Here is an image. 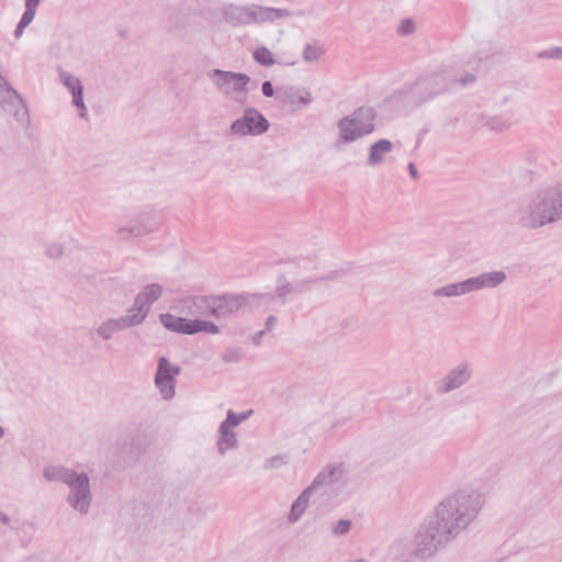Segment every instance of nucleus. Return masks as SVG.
Here are the masks:
<instances>
[{
	"label": "nucleus",
	"instance_id": "9",
	"mask_svg": "<svg viewBox=\"0 0 562 562\" xmlns=\"http://www.w3.org/2000/svg\"><path fill=\"white\" fill-rule=\"evenodd\" d=\"M472 375V369L469 363L461 362L451 369L448 374L439 382L438 389L442 393H448L464 385Z\"/></svg>",
	"mask_w": 562,
	"mask_h": 562
},
{
	"label": "nucleus",
	"instance_id": "43",
	"mask_svg": "<svg viewBox=\"0 0 562 562\" xmlns=\"http://www.w3.org/2000/svg\"><path fill=\"white\" fill-rule=\"evenodd\" d=\"M266 330H259L258 333H256L251 340L255 345H259L261 342V338L262 336L265 335Z\"/></svg>",
	"mask_w": 562,
	"mask_h": 562
},
{
	"label": "nucleus",
	"instance_id": "13",
	"mask_svg": "<svg viewBox=\"0 0 562 562\" xmlns=\"http://www.w3.org/2000/svg\"><path fill=\"white\" fill-rule=\"evenodd\" d=\"M393 143L387 139H380L373 143L369 148L367 164L371 167L381 166L385 160V156L393 150Z\"/></svg>",
	"mask_w": 562,
	"mask_h": 562
},
{
	"label": "nucleus",
	"instance_id": "20",
	"mask_svg": "<svg viewBox=\"0 0 562 562\" xmlns=\"http://www.w3.org/2000/svg\"><path fill=\"white\" fill-rule=\"evenodd\" d=\"M161 324L170 331L190 335L191 319L166 313L160 315Z\"/></svg>",
	"mask_w": 562,
	"mask_h": 562
},
{
	"label": "nucleus",
	"instance_id": "47",
	"mask_svg": "<svg viewBox=\"0 0 562 562\" xmlns=\"http://www.w3.org/2000/svg\"><path fill=\"white\" fill-rule=\"evenodd\" d=\"M352 562H367V561L364 559H357V560H355Z\"/></svg>",
	"mask_w": 562,
	"mask_h": 562
},
{
	"label": "nucleus",
	"instance_id": "10",
	"mask_svg": "<svg viewBox=\"0 0 562 562\" xmlns=\"http://www.w3.org/2000/svg\"><path fill=\"white\" fill-rule=\"evenodd\" d=\"M506 279L507 274L503 270H493L468 278L467 282L470 293H473L486 289H495L503 284Z\"/></svg>",
	"mask_w": 562,
	"mask_h": 562
},
{
	"label": "nucleus",
	"instance_id": "28",
	"mask_svg": "<svg viewBox=\"0 0 562 562\" xmlns=\"http://www.w3.org/2000/svg\"><path fill=\"white\" fill-rule=\"evenodd\" d=\"M251 413H252L251 411H248V412H244V413H240V414H236L233 411H228L225 420H223L221 423V425H223V426H225L227 428L234 429L241 422L246 420Z\"/></svg>",
	"mask_w": 562,
	"mask_h": 562
},
{
	"label": "nucleus",
	"instance_id": "33",
	"mask_svg": "<svg viewBox=\"0 0 562 562\" xmlns=\"http://www.w3.org/2000/svg\"><path fill=\"white\" fill-rule=\"evenodd\" d=\"M72 104L79 110V116L87 117L88 110L83 102V88H78L76 92H72Z\"/></svg>",
	"mask_w": 562,
	"mask_h": 562
},
{
	"label": "nucleus",
	"instance_id": "35",
	"mask_svg": "<svg viewBox=\"0 0 562 562\" xmlns=\"http://www.w3.org/2000/svg\"><path fill=\"white\" fill-rule=\"evenodd\" d=\"M64 245L60 243H52L47 245L45 255L47 258L57 260L60 259L64 255Z\"/></svg>",
	"mask_w": 562,
	"mask_h": 562
},
{
	"label": "nucleus",
	"instance_id": "17",
	"mask_svg": "<svg viewBox=\"0 0 562 562\" xmlns=\"http://www.w3.org/2000/svg\"><path fill=\"white\" fill-rule=\"evenodd\" d=\"M126 329L121 317L106 318L102 321L94 329L95 335L103 341L111 340L115 333Z\"/></svg>",
	"mask_w": 562,
	"mask_h": 562
},
{
	"label": "nucleus",
	"instance_id": "5",
	"mask_svg": "<svg viewBox=\"0 0 562 562\" xmlns=\"http://www.w3.org/2000/svg\"><path fill=\"white\" fill-rule=\"evenodd\" d=\"M375 113L371 108H359L339 120L338 136L344 143L356 142L374 131Z\"/></svg>",
	"mask_w": 562,
	"mask_h": 562
},
{
	"label": "nucleus",
	"instance_id": "46",
	"mask_svg": "<svg viewBox=\"0 0 562 562\" xmlns=\"http://www.w3.org/2000/svg\"><path fill=\"white\" fill-rule=\"evenodd\" d=\"M4 429L0 426V439L4 437Z\"/></svg>",
	"mask_w": 562,
	"mask_h": 562
},
{
	"label": "nucleus",
	"instance_id": "27",
	"mask_svg": "<svg viewBox=\"0 0 562 562\" xmlns=\"http://www.w3.org/2000/svg\"><path fill=\"white\" fill-rule=\"evenodd\" d=\"M254 59L265 67H271L276 64L272 53L266 47L261 46L252 53Z\"/></svg>",
	"mask_w": 562,
	"mask_h": 562
},
{
	"label": "nucleus",
	"instance_id": "34",
	"mask_svg": "<svg viewBox=\"0 0 562 562\" xmlns=\"http://www.w3.org/2000/svg\"><path fill=\"white\" fill-rule=\"evenodd\" d=\"M352 528V521L349 519H339L331 527V533L336 537L347 535Z\"/></svg>",
	"mask_w": 562,
	"mask_h": 562
},
{
	"label": "nucleus",
	"instance_id": "42",
	"mask_svg": "<svg viewBox=\"0 0 562 562\" xmlns=\"http://www.w3.org/2000/svg\"><path fill=\"white\" fill-rule=\"evenodd\" d=\"M277 324V317L271 315L266 321V329L265 330H271Z\"/></svg>",
	"mask_w": 562,
	"mask_h": 562
},
{
	"label": "nucleus",
	"instance_id": "44",
	"mask_svg": "<svg viewBox=\"0 0 562 562\" xmlns=\"http://www.w3.org/2000/svg\"><path fill=\"white\" fill-rule=\"evenodd\" d=\"M407 168H408V171H409V175L412 176V178L417 179L418 178V171H417L416 166L414 165V162H409Z\"/></svg>",
	"mask_w": 562,
	"mask_h": 562
},
{
	"label": "nucleus",
	"instance_id": "1",
	"mask_svg": "<svg viewBox=\"0 0 562 562\" xmlns=\"http://www.w3.org/2000/svg\"><path fill=\"white\" fill-rule=\"evenodd\" d=\"M484 496L476 491L459 490L435 508V516L416 536V553L430 558L456 539L477 517Z\"/></svg>",
	"mask_w": 562,
	"mask_h": 562
},
{
	"label": "nucleus",
	"instance_id": "25",
	"mask_svg": "<svg viewBox=\"0 0 562 562\" xmlns=\"http://www.w3.org/2000/svg\"><path fill=\"white\" fill-rule=\"evenodd\" d=\"M325 55V48L318 43L307 44L302 53L303 59L307 63H315Z\"/></svg>",
	"mask_w": 562,
	"mask_h": 562
},
{
	"label": "nucleus",
	"instance_id": "48",
	"mask_svg": "<svg viewBox=\"0 0 562 562\" xmlns=\"http://www.w3.org/2000/svg\"><path fill=\"white\" fill-rule=\"evenodd\" d=\"M295 64H296V61H291V63H289V65H291V66H293V65H295Z\"/></svg>",
	"mask_w": 562,
	"mask_h": 562
},
{
	"label": "nucleus",
	"instance_id": "8",
	"mask_svg": "<svg viewBox=\"0 0 562 562\" xmlns=\"http://www.w3.org/2000/svg\"><path fill=\"white\" fill-rule=\"evenodd\" d=\"M180 373L178 366H172L167 358L158 360L155 385L164 400H171L176 394V376Z\"/></svg>",
	"mask_w": 562,
	"mask_h": 562
},
{
	"label": "nucleus",
	"instance_id": "31",
	"mask_svg": "<svg viewBox=\"0 0 562 562\" xmlns=\"http://www.w3.org/2000/svg\"><path fill=\"white\" fill-rule=\"evenodd\" d=\"M289 463V458L285 454H277L268 458L263 463L265 470L279 469Z\"/></svg>",
	"mask_w": 562,
	"mask_h": 562
},
{
	"label": "nucleus",
	"instance_id": "23",
	"mask_svg": "<svg viewBox=\"0 0 562 562\" xmlns=\"http://www.w3.org/2000/svg\"><path fill=\"white\" fill-rule=\"evenodd\" d=\"M162 294V288L159 284L153 283L146 285L135 299L144 304L148 310L154 302H156Z\"/></svg>",
	"mask_w": 562,
	"mask_h": 562
},
{
	"label": "nucleus",
	"instance_id": "37",
	"mask_svg": "<svg viewBox=\"0 0 562 562\" xmlns=\"http://www.w3.org/2000/svg\"><path fill=\"white\" fill-rule=\"evenodd\" d=\"M415 32V23L412 19H405L397 27V33L403 36L411 35Z\"/></svg>",
	"mask_w": 562,
	"mask_h": 562
},
{
	"label": "nucleus",
	"instance_id": "16",
	"mask_svg": "<svg viewBox=\"0 0 562 562\" xmlns=\"http://www.w3.org/2000/svg\"><path fill=\"white\" fill-rule=\"evenodd\" d=\"M149 310L142 304L137 299L134 300L133 305L127 310L126 315L121 319L126 328L140 325L147 317Z\"/></svg>",
	"mask_w": 562,
	"mask_h": 562
},
{
	"label": "nucleus",
	"instance_id": "24",
	"mask_svg": "<svg viewBox=\"0 0 562 562\" xmlns=\"http://www.w3.org/2000/svg\"><path fill=\"white\" fill-rule=\"evenodd\" d=\"M484 126L492 132L502 133L507 131L512 122L504 115H492L484 119Z\"/></svg>",
	"mask_w": 562,
	"mask_h": 562
},
{
	"label": "nucleus",
	"instance_id": "11",
	"mask_svg": "<svg viewBox=\"0 0 562 562\" xmlns=\"http://www.w3.org/2000/svg\"><path fill=\"white\" fill-rule=\"evenodd\" d=\"M276 99L284 105L299 109L312 102V93L308 90H303L300 94V90L295 87H279L276 90Z\"/></svg>",
	"mask_w": 562,
	"mask_h": 562
},
{
	"label": "nucleus",
	"instance_id": "2",
	"mask_svg": "<svg viewBox=\"0 0 562 562\" xmlns=\"http://www.w3.org/2000/svg\"><path fill=\"white\" fill-rule=\"evenodd\" d=\"M559 221H562V180L531 192L518 217L525 229H538Z\"/></svg>",
	"mask_w": 562,
	"mask_h": 562
},
{
	"label": "nucleus",
	"instance_id": "26",
	"mask_svg": "<svg viewBox=\"0 0 562 562\" xmlns=\"http://www.w3.org/2000/svg\"><path fill=\"white\" fill-rule=\"evenodd\" d=\"M190 335L203 331L207 334H218L220 328L212 322L201 321V319H191V328H189Z\"/></svg>",
	"mask_w": 562,
	"mask_h": 562
},
{
	"label": "nucleus",
	"instance_id": "39",
	"mask_svg": "<svg viewBox=\"0 0 562 562\" xmlns=\"http://www.w3.org/2000/svg\"><path fill=\"white\" fill-rule=\"evenodd\" d=\"M460 85L467 86L475 81V77L472 74H467L457 80Z\"/></svg>",
	"mask_w": 562,
	"mask_h": 562
},
{
	"label": "nucleus",
	"instance_id": "32",
	"mask_svg": "<svg viewBox=\"0 0 562 562\" xmlns=\"http://www.w3.org/2000/svg\"><path fill=\"white\" fill-rule=\"evenodd\" d=\"M35 11H32V10H29V9H25L19 24L16 25V29L14 31V36L15 37H20L23 33V30L32 23V21L34 20V16H35Z\"/></svg>",
	"mask_w": 562,
	"mask_h": 562
},
{
	"label": "nucleus",
	"instance_id": "40",
	"mask_svg": "<svg viewBox=\"0 0 562 562\" xmlns=\"http://www.w3.org/2000/svg\"><path fill=\"white\" fill-rule=\"evenodd\" d=\"M292 292V288L289 283L282 284L278 286V293L280 296H285Z\"/></svg>",
	"mask_w": 562,
	"mask_h": 562
},
{
	"label": "nucleus",
	"instance_id": "6",
	"mask_svg": "<svg viewBox=\"0 0 562 562\" xmlns=\"http://www.w3.org/2000/svg\"><path fill=\"white\" fill-rule=\"evenodd\" d=\"M246 301L241 295H223L216 297L200 296L193 300L195 314L200 316H213L217 319L228 317L238 312Z\"/></svg>",
	"mask_w": 562,
	"mask_h": 562
},
{
	"label": "nucleus",
	"instance_id": "36",
	"mask_svg": "<svg viewBox=\"0 0 562 562\" xmlns=\"http://www.w3.org/2000/svg\"><path fill=\"white\" fill-rule=\"evenodd\" d=\"M260 5H246V25L258 24Z\"/></svg>",
	"mask_w": 562,
	"mask_h": 562
},
{
	"label": "nucleus",
	"instance_id": "29",
	"mask_svg": "<svg viewBox=\"0 0 562 562\" xmlns=\"http://www.w3.org/2000/svg\"><path fill=\"white\" fill-rule=\"evenodd\" d=\"M350 420V417L347 415H341L338 413H334L325 422V427L328 430H336L338 428H341Z\"/></svg>",
	"mask_w": 562,
	"mask_h": 562
},
{
	"label": "nucleus",
	"instance_id": "15",
	"mask_svg": "<svg viewBox=\"0 0 562 562\" xmlns=\"http://www.w3.org/2000/svg\"><path fill=\"white\" fill-rule=\"evenodd\" d=\"M221 14L224 21L233 26L246 25V5L225 4L221 9Z\"/></svg>",
	"mask_w": 562,
	"mask_h": 562
},
{
	"label": "nucleus",
	"instance_id": "49",
	"mask_svg": "<svg viewBox=\"0 0 562 562\" xmlns=\"http://www.w3.org/2000/svg\"><path fill=\"white\" fill-rule=\"evenodd\" d=\"M559 57H561V58H562V50H561V53L559 54Z\"/></svg>",
	"mask_w": 562,
	"mask_h": 562
},
{
	"label": "nucleus",
	"instance_id": "41",
	"mask_svg": "<svg viewBox=\"0 0 562 562\" xmlns=\"http://www.w3.org/2000/svg\"><path fill=\"white\" fill-rule=\"evenodd\" d=\"M40 4V0H25V9L36 12V8Z\"/></svg>",
	"mask_w": 562,
	"mask_h": 562
},
{
	"label": "nucleus",
	"instance_id": "14",
	"mask_svg": "<svg viewBox=\"0 0 562 562\" xmlns=\"http://www.w3.org/2000/svg\"><path fill=\"white\" fill-rule=\"evenodd\" d=\"M239 446L237 434L234 429L227 428L223 425L218 427V439L216 442L217 452L225 456L227 451L235 450Z\"/></svg>",
	"mask_w": 562,
	"mask_h": 562
},
{
	"label": "nucleus",
	"instance_id": "18",
	"mask_svg": "<svg viewBox=\"0 0 562 562\" xmlns=\"http://www.w3.org/2000/svg\"><path fill=\"white\" fill-rule=\"evenodd\" d=\"M310 490L304 488L302 493L297 496V498L294 501V503L291 506L290 513L288 515V521L290 524H295L300 520V518L303 516L305 510L307 509L310 505V499L312 496H314Z\"/></svg>",
	"mask_w": 562,
	"mask_h": 562
},
{
	"label": "nucleus",
	"instance_id": "3",
	"mask_svg": "<svg viewBox=\"0 0 562 562\" xmlns=\"http://www.w3.org/2000/svg\"><path fill=\"white\" fill-rule=\"evenodd\" d=\"M44 477L49 482H60L68 486L67 503L81 515H87L92 504V492L87 473L76 472L63 465L45 468Z\"/></svg>",
	"mask_w": 562,
	"mask_h": 562
},
{
	"label": "nucleus",
	"instance_id": "19",
	"mask_svg": "<svg viewBox=\"0 0 562 562\" xmlns=\"http://www.w3.org/2000/svg\"><path fill=\"white\" fill-rule=\"evenodd\" d=\"M434 297H459L470 294L467 279L449 283L432 291Z\"/></svg>",
	"mask_w": 562,
	"mask_h": 562
},
{
	"label": "nucleus",
	"instance_id": "7",
	"mask_svg": "<svg viewBox=\"0 0 562 562\" xmlns=\"http://www.w3.org/2000/svg\"><path fill=\"white\" fill-rule=\"evenodd\" d=\"M269 128L268 120L255 108L244 110L243 116L235 120L229 127L231 134L236 136L261 135Z\"/></svg>",
	"mask_w": 562,
	"mask_h": 562
},
{
	"label": "nucleus",
	"instance_id": "38",
	"mask_svg": "<svg viewBox=\"0 0 562 562\" xmlns=\"http://www.w3.org/2000/svg\"><path fill=\"white\" fill-rule=\"evenodd\" d=\"M262 94L267 98H271L276 94V90L270 81H265L261 86Z\"/></svg>",
	"mask_w": 562,
	"mask_h": 562
},
{
	"label": "nucleus",
	"instance_id": "12",
	"mask_svg": "<svg viewBox=\"0 0 562 562\" xmlns=\"http://www.w3.org/2000/svg\"><path fill=\"white\" fill-rule=\"evenodd\" d=\"M342 473L344 470L341 465L328 464L315 476L306 488L315 494L319 488L330 486L339 481Z\"/></svg>",
	"mask_w": 562,
	"mask_h": 562
},
{
	"label": "nucleus",
	"instance_id": "21",
	"mask_svg": "<svg viewBox=\"0 0 562 562\" xmlns=\"http://www.w3.org/2000/svg\"><path fill=\"white\" fill-rule=\"evenodd\" d=\"M154 227H147L140 222H132L128 225H120L116 229V234L122 239H127L130 237H139L146 235L151 232Z\"/></svg>",
	"mask_w": 562,
	"mask_h": 562
},
{
	"label": "nucleus",
	"instance_id": "30",
	"mask_svg": "<svg viewBox=\"0 0 562 562\" xmlns=\"http://www.w3.org/2000/svg\"><path fill=\"white\" fill-rule=\"evenodd\" d=\"M59 77L64 86L72 93L78 90V88H83L81 81L78 77L67 72L60 71Z\"/></svg>",
	"mask_w": 562,
	"mask_h": 562
},
{
	"label": "nucleus",
	"instance_id": "45",
	"mask_svg": "<svg viewBox=\"0 0 562 562\" xmlns=\"http://www.w3.org/2000/svg\"><path fill=\"white\" fill-rule=\"evenodd\" d=\"M0 521L4 525H8L10 522V517L7 514L0 512Z\"/></svg>",
	"mask_w": 562,
	"mask_h": 562
},
{
	"label": "nucleus",
	"instance_id": "4",
	"mask_svg": "<svg viewBox=\"0 0 562 562\" xmlns=\"http://www.w3.org/2000/svg\"><path fill=\"white\" fill-rule=\"evenodd\" d=\"M206 77L221 95L238 103L246 101L248 85L251 80L247 74L214 68L206 72Z\"/></svg>",
	"mask_w": 562,
	"mask_h": 562
},
{
	"label": "nucleus",
	"instance_id": "22",
	"mask_svg": "<svg viewBox=\"0 0 562 562\" xmlns=\"http://www.w3.org/2000/svg\"><path fill=\"white\" fill-rule=\"evenodd\" d=\"M291 15L292 13L288 9L260 5L258 24L274 22L276 20L290 18Z\"/></svg>",
	"mask_w": 562,
	"mask_h": 562
}]
</instances>
